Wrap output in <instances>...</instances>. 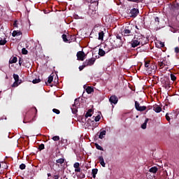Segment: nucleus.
Returning <instances> with one entry per match:
<instances>
[{
  "label": "nucleus",
  "mask_w": 179,
  "mask_h": 179,
  "mask_svg": "<svg viewBox=\"0 0 179 179\" xmlns=\"http://www.w3.org/2000/svg\"><path fill=\"white\" fill-rule=\"evenodd\" d=\"M135 29H137V30H139V28H138V26L134 25L132 24H128L123 31H122V36H124L125 37L129 36H134V31Z\"/></svg>",
  "instance_id": "obj_1"
},
{
  "label": "nucleus",
  "mask_w": 179,
  "mask_h": 179,
  "mask_svg": "<svg viewBox=\"0 0 179 179\" xmlns=\"http://www.w3.org/2000/svg\"><path fill=\"white\" fill-rule=\"evenodd\" d=\"M144 65L145 71H147L148 73H152V72H156V69H157V66L153 64H150V62L149 61H145Z\"/></svg>",
  "instance_id": "obj_2"
},
{
  "label": "nucleus",
  "mask_w": 179,
  "mask_h": 179,
  "mask_svg": "<svg viewBox=\"0 0 179 179\" xmlns=\"http://www.w3.org/2000/svg\"><path fill=\"white\" fill-rule=\"evenodd\" d=\"M136 37L137 38V40L138 43H140L141 45H145V44H148L149 41V40H148L145 36L141 34H138Z\"/></svg>",
  "instance_id": "obj_3"
},
{
  "label": "nucleus",
  "mask_w": 179,
  "mask_h": 179,
  "mask_svg": "<svg viewBox=\"0 0 179 179\" xmlns=\"http://www.w3.org/2000/svg\"><path fill=\"white\" fill-rule=\"evenodd\" d=\"M171 65V63L170 62V60L167 58H164L162 62H158V66L161 69H163L164 66H170Z\"/></svg>",
  "instance_id": "obj_4"
},
{
  "label": "nucleus",
  "mask_w": 179,
  "mask_h": 179,
  "mask_svg": "<svg viewBox=\"0 0 179 179\" xmlns=\"http://www.w3.org/2000/svg\"><path fill=\"white\" fill-rule=\"evenodd\" d=\"M13 78L15 82L12 85V87H17V86L22 83V80L19 79V75L15 73L13 75Z\"/></svg>",
  "instance_id": "obj_5"
},
{
  "label": "nucleus",
  "mask_w": 179,
  "mask_h": 179,
  "mask_svg": "<svg viewBox=\"0 0 179 179\" xmlns=\"http://www.w3.org/2000/svg\"><path fill=\"white\" fill-rule=\"evenodd\" d=\"M116 41H115L116 47H122V44H124L122 37L120 34H116Z\"/></svg>",
  "instance_id": "obj_6"
},
{
  "label": "nucleus",
  "mask_w": 179,
  "mask_h": 179,
  "mask_svg": "<svg viewBox=\"0 0 179 179\" xmlns=\"http://www.w3.org/2000/svg\"><path fill=\"white\" fill-rule=\"evenodd\" d=\"M78 61H85V57L86 54L83 51H78L76 55Z\"/></svg>",
  "instance_id": "obj_7"
},
{
  "label": "nucleus",
  "mask_w": 179,
  "mask_h": 179,
  "mask_svg": "<svg viewBox=\"0 0 179 179\" xmlns=\"http://www.w3.org/2000/svg\"><path fill=\"white\" fill-rule=\"evenodd\" d=\"M94 62H96V58L93 57L90 59H86L84 62V64H85V66H92L94 65Z\"/></svg>",
  "instance_id": "obj_8"
},
{
  "label": "nucleus",
  "mask_w": 179,
  "mask_h": 179,
  "mask_svg": "<svg viewBox=\"0 0 179 179\" xmlns=\"http://www.w3.org/2000/svg\"><path fill=\"white\" fill-rule=\"evenodd\" d=\"M135 108L137 110V111H145L146 110V108H148L145 106H141V104H139V102L135 101Z\"/></svg>",
  "instance_id": "obj_9"
},
{
  "label": "nucleus",
  "mask_w": 179,
  "mask_h": 179,
  "mask_svg": "<svg viewBox=\"0 0 179 179\" xmlns=\"http://www.w3.org/2000/svg\"><path fill=\"white\" fill-rule=\"evenodd\" d=\"M78 104H79V99H76L74 101V104L71 107L73 114H76V113H78V108H76V106H78Z\"/></svg>",
  "instance_id": "obj_10"
},
{
  "label": "nucleus",
  "mask_w": 179,
  "mask_h": 179,
  "mask_svg": "<svg viewBox=\"0 0 179 179\" xmlns=\"http://www.w3.org/2000/svg\"><path fill=\"white\" fill-rule=\"evenodd\" d=\"M139 14V9L138 8H132L130 10V17H136Z\"/></svg>",
  "instance_id": "obj_11"
},
{
  "label": "nucleus",
  "mask_w": 179,
  "mask_h": 179,
  "mask_svg": "<svg viewBox=\"0 0 179 179\" xmlns=\"http://www.w3.org/2000/svg\"><path fill=\"white\" fill-rule=\"evenodd\" d=\"M138 45H141V44L139 41H138V38L135 36L134 38L131 41V47L135 48L136 47H138Z\"/></svg>",
  "instance_id": "obj_12"
},
{
  "label": "nucleus",
  "mask_w": 179,
  "mask_h": 179,
  "mask_svg": "<svg viewBox=\"0 0 179 179\" xmlns=\"http://www.w3.org/2000/svg\"><path fill=\"white\" fill-rule=\"evenodd\" d=\"M109 101L111 104H117V103H118V97L115 95H113L110 97Z\"/></svg>",
  "instance_id": "obj_13"
},
{
  "label": "nucleus",
  "mask_w": 179,
  "mask_h": 179,
  "mask_svg": "<svg viewBox=\"0 0 179 179\" xmlns=\"http://www.w3.org/2000/svg\"><path fill=\"white\" fill-rule=\"evenodd\" d=\"M61 156V158H59L56 160V166H59V164H64V163H65V157H64V155Z\"/></svg>",
  "instance_id": "obj_14"
},
{
  "label": "nucleus",
  "mask_w": 179,
  "mask_h": 179,
  "mask_svg": "<svg viewBox=\"0 0 179 179\" xmlns=\"http://www.w3.org/2000/svg\"><path fill=\"white\" fill-rule=\"evenodd\" d=\"M110 50H103L101 48L99 49V55H100V57H104V55H106V52H109Z\"/></svg>",
  "instance_id": "obj_15"
},
{
  "label": "nucleus",
  "mask_w": 179,
  "mask_h": 179,
  "mask_svg": "<svg viewBox=\"0 0 179 179\" xmlns=\"http://www.w3.org/2000/svg\"><path fill=\"white\" fill-rule=\"evenodd\" d=\"M153 110L155 111V113H161L162 112V107H160L157 104H155L152 106Z\"/></svg>",
  "instance_id": "obj_16"
},
{
  "label": "nucleus",
  "mask_w": 179,
  "mask_h": 179,
  "mask_svg": "<svg viewBox=\"0 0 179 179\" xmlns=\"http://www.w3.org/2000/svg\"><path fill=\"white\" fill-rule=\"evenodd\" d=\"M17 62V57H12L9 60V64H16Z\"/></svg>",
  "instance_id": "obj_17"
},
{
  "label": "nucleus",
  "mask_w": 179,
  "mask_h": 179,
  "mask_svg": "<svg viewBox=\"0 0 179 179\" xmlns=\"http://www.w3.org/2000/svg\"><path fill=\"white\" fill-rule=\"evenodd\" d=\"M22 31H13L12 33L13 37H16V36H22Z\"/></svg>",
  "instance_id": "obj_18"
},
{
  "label": "nucleus",
  "mask_w": 179,
  "mask_h": 179,
  "mask_svg": "<svg viewBox=\"0 0 179 179\" xmlns=\"http://www.w3.org/2000/svg\"><path fill=\"white\" fill-rule=\"evenodd\" d=\"M86 92L88 94H91V93H93V92H94V90L93 89V87L88 86L86 88Z\"/></svg>",
  "instance_id": "obj_19"
},
{
  "label": "nucleus",
  "mask_w": 179,
  "mask_h": 179,
  "mask_svg": "<svg viewBox=\"0 0 179 179\" xmlns=\"http://www.w3.org/2000/svg\"><path fill=\"white\" fill-rule=\"evenodd\" d=\"M92 113H93V110L89 109L85 115V118H89V117H92Z\"/></svg>",
  "instance_id": "obj_20"
},
{
  "label": "nucleus",
  "mask_w": 179,
  "mask_h": 179,
  "mask_svg": "<svg viewBox=\"0 0 179 179\" xmlns=\"http://www.w3.org/2000/svg\"><path fill=\"white\" fill-rule=\"evenodd\" d=\"M106 134H107V131H106V130H103L102 131H101L99 134V139H103V138H104V136H106Z\"/></svg>",
  "instance_id": "obj_21"
},
{
  "label": "nucleus",
  "mask_w": 179,
  "mask_h": 179,
  "mask_svg": "<svg viewBox=\"0 0 179 179\" xmlns=\"http://www.w3.org/2000/svg\"><path fill=\"white\" fill-rule=\"evenodd\" d=\"M88 13L91 17H94V15H96V10H94L92 9H90L88 11Z\"/></svg>",
  "instance_id": "obj_22"
},
{
  "label": "nucleus",
  "mask_w": 179,
  "mask_h": 179,
  "mask_svg": "<svg viewBox=\"0 0 179 179\" xmlns=\"http://www.w3.org/2000/svg\"><path fill=\"white\" fill-rule=\"evenodd\" d=\"M157 170H159V169H157L156 166L152 167L149 169L150 173H153L154 174H155V173H157Z\"/></svg>",
  "instance_id": "obj_23"
},
{
  "label": "nucleus",
  "mask_w": 179,
  "mask_h": 179,
  "mask_svg": "<svg viewBox=\"0 0 179 179\" xmlns=\"http://www.w3.org/2000/svg\"><path fill=\"white\" fill-rule=\"evenodd\" d=\"M149 122V119H145L144 123L141 125L142 129H146V125H148V122Z\"/></svg>",
  "instance_id": "obj_24"
},
{
  "label": "nucleus",
  "mask_w": 179,
  "mask_h": 179,
  "mask_svg": "<svg viewBox=\"0 0 179 179\" xmlns=\"http://www.w3.org/2000/svg\"><path fill=\"white\" fill-rule=\"evenodd\" d=\"M98 171H99V169H92V174L93 178H96V174H97Z\"/></svg>",
  "instance_id": "obj_25"
},
{
  "label": "nucleus",
  "mask_w": 179,
  "mask_h": 179,
  "mask_svg": "<svg viewBox=\"0 0 179 179\" xmlns=\"http://www.w3.org/2000/svg\"><path fill=\"white\" fill-rule=\"evenodd\" d=\"M59 143L62 145H68V140L65 138H62L61 141H59Z\"/></svg>",
  "instance_id": "obj_26"
},
{
  "label": "nucleus",
  "mask_w": 179,
  "mask_h": 179,
  "mask_svg": "<svg viewBox=\"0 0 179 179\" xmlns=\"http://www.w3.org/2000/svg\"><path fill=\"white\" fill-rule=\"evenodd\" d=\"M103 38H104V32L102 31L99 33V40H103Z\"/></svg>",
  "instance_id": "obj_27"
},
{
  "label": "nucleus",
  "mask_w": 179,
  "mask_h": 179,
  "mask_svg": "<svg viewBox=\"0 0 179 179\" xmlns=\"http://www.w3.org/2000/svg\"><path fill=\"white\" fill-rule=\"evenodd\" d=\"M63 41H64V43H69V40H68L67 36L66 34H63L62 36Z\"/></svg>",
  "instance_id": "obj_28"
},
{
  "label": "nucleus",
  "mask_w": 179,
  "mask_h": 179,
  "mask_svg": "<svg viewBox=\"0 0 179 179\" xmlns=\"http://www.w3.org/2000/svg\"><path fill=\"white\" fill-rule=\"evenodd\" d=\"M40 82H41V80L40 78H35L32 80V83H34V85H36V83H40Z\"/></svg>",
  "instance_id": "obj_29"
},
{
  "label": "nucleus",
  "mask_w": 179,
  "mask_h": 179,
  "mask_svg": "<svg viewBox=\"0 0 179 179\" xmlns=\"http://www.w3.org/2000/svg\"><path fill=\"white\" fill-rule=\"evenodd\" d=\"M165 87L166 89H170V87H171V84L169 83V80H167L166 82L165 83Z\"/></svg>",
  "instance_id": "obj_30"
},
{
  "label": "nucleus",
  "mask_w": 179,
  "mask_h": 179,
  "mask_svg": "<svg viewBox=\"0 0 179 179\" xmlns=\"http://www.w3.org/2000/svg\"><path fill=\"white\" fill-rule=\"evenodd\" d=\"M95 147L98 150H104V148L103 147H101L100 145L95 143Z\"/></svg>",
  "instance_id": "obj_31"
},
{
  "label": "nucleus",
  "mask_w": 179,
  "mask_h": 179,
  "mask_svg": "<svg viewBox=\"0 0 179 179\" xmlns=\"http://www.w3.org/2000/svg\"><path fill=\"white\" fill-rule=\"evenodd\" d=\"M28 53H29V51H27L26 48H23L22 49V54H23V55H27Z\"/></svg>",
  "instance_id": "obj_32"
},
{
  "label": "nucleus",
  "mask_w": 179,
  "mask_h": 179,
  "mask_svg": "<svg viewBox=\"0 0 179 179\" xmlns=\"http://www.w3.org/2000/svg\"><path fill=\"white\" fill-rule=\"evenodd\" d=\"M129 2H134L136 3H139V2H143V0H127Z\"/></svg>",
  "instance_id": "obj_33"
},
{
  "label": "nucleus",
  "mask_w": 179,
  "mask_h": 179,
  "mask_svg": "<svg viewBox=\"0 0 179 179\" xmlns=\"http://www.w3.org/2000/svg\"><path fill=\"white\" fill-rule=\"evenodd\" d=\"M171 79L173 80V82H176L177 80V77L173 73L171 74Z\"/></svg>",
  "instance_id": "obj_34"
},
{
  "label": "nucleus",
  "mask_w": 179,
  "mask_h": 179,
  "mask_svg": "<svg viewBox=\"0 0 179 179\" xmlns=\"http://www.w3.org/2000/svg\"><path fill=\"white\" fill-rule=\"evenodd\" d=\"M52 141L55 142H57V141H59V136H55L52 138Z\"/></svg>",
  "instance_id": "obj_35"
},
{
  "label": "nucleus",
  "mask_w": 179,
  "mask_h": 179,
  "mask_svg": "<svg viewBox=\"0 0 179 179\" xmlns=\"http://www.w3.org/2000/svg\"><path fill=\"white\" fill-rule=\"evenodd\" d=\"M38 149V150H44V149H45L44 144L43 143L40 144Z\"/></svg>",
  "instance_id": "obj_36"
},
{
  "label": "nucleus",
  "mask_w": 179,
  "mask_h": 179,
  "mask_svg": "<svg viewBox=\"0 0 179 179\" xmlns=\"http://www.w3.org/2000/svg\"><path fill=\"white\" fill-rule=\"evenodd\" d=\"M54 77H52V76H49L48 79V83H52Z\"/></svg>",
  "instance_id": "obj_37"
},
{
  "label": "nucleus",
  "mask_w": 179,
  "mask_h": 179,
  "mask_svg": "<svg viewBox=\"0 0 179 179\" xmlns=\"http://www.w3.org/2000/svg\"><path fill=\"white\" fill-rule=\"evenodd\" d=\"M87 66H85V63L83 64L82 66H80L78 69L79 71H83V69H85V68H86Z\"/></svg>",
  "instance_id": "obj_38"
},
{
  "label": "nucleus",
  "mask_w": 179,
  "mask_h": 179,
  "mask_svg": "<svg viewBox=\"0 0 179 179\" xmlns=\"http://www.w3.org/2000/svg\"><path fill=\"white\" fill-rule=\"evenodd\" d=\"M6 44V40L3 39V40H1L0 41V45H5Z\"/></svg>",
  "instance_id": "obj_39"
},
{
  "label": "nucleus",
  "mask_w": 179,
  "mask_h": 179,
  "mask_svg": "<svg viewBox=\"0 0 179 179\" xmlns=\"http://www.w3.org/2000/svg\"><path fill=\"white\" fill-rule=\"evenodd\" d=\"M100 118H101V117H100V115H98L97 116H96V117H94V121H95L96 122H98V121H100Z\"/></svg>",
  "instance_id": "obj_40"
},
{
  "label": "nucleus",
  "mask_w": 179,
  "mask_h": 179,
  "mask_svg": "<svg viewBox=\"0 0 179 179\" xmlns=\"http://www.w3.org/2000/svg\"><path fill=\"white\" fill-rule=\"evenodd\" d=\"M53 113H55V114H60L61 111H59V110L57 109V108H53L52 109Z\"/></svg>",
  "instance_id": "obj_41"
},
{
  "label": "nucleus",
  "mask_w": 179,
  "mask_h": 179,
  "mask_svg": "<svg viewBox=\"0 0 179 179\" xmlns=\"http://www.w3.org/2000/svg\"><path fill=\"white\" fill-rule=\"evenodd\" d=\"M80 164H79V162H76V163L73 164L74 169H78V167H80Z\"/></svg>",
  "instance_id": "obj_42"
},
{
  "label": "nucleus",
  "mask_w": 179,
  "mask_h": 179,
  "mask_svg": "<svg viewBox=\"0 0 179 179\" xmlns=\"http://www.w3.org/2000/svg\"><path fill=\"white\" fill-rule=\"evenodd\" d=\"M20 170H24V169H26V165L24 164H21L20 165Z\"/></svg>",
  "instance_id": "obj_43"
},
{
  "label": "nucleus",
  "mask_w": 179,
  "mask_h": 179,
  "mask_svg": "<svg viewBox=\"0 0 179 179\" xmlns=\"http://www.w3.org/2000/svg\"><path fill=\"white\" fill-rule=\"evenodd\" d=\"M155 22H156V23H157V24H159V23H160V19L159 18V17H156L155 18Z\"/></svg>",
  "instance_id": "obj_44"
},
{
  "label": "nucleus",
  "mask_w": 179,
  "mask_h": 179,
  "mask_svg": "<svg viewBox=\"0 0 179 179\" xmlns=\"http://www.w3.org/2000/svg\"><path fill=\"white\" fill-rule=\"evenodd\" d=\"M22 64H23V59H22V57H20V59H19V65H20V66H22Z\"/></svg>",
  "instance_id": "obj_45"
},
{
  "label": "nucleus",
  "mask_w": 179,
  "mask_h": 179,
  "mask_svg": "<svg viewBox=\"0 0 179 179\" xmlns=\"http://www.w3.org/2000/svg\"><path fill=\"white\" fill-rule=\"evenodd\" d=\"M80 178H85V177H86V176L85 175V173H80L79 175Z\"/></svg>",
  "instance_id": "obj_46"
},
{
  "label": "nucleus",
  "mask_w": 179,
  "mask_h": 179,
  "mask_svg": "<svg viewBox=\"0 0 179 179\" xmlns=\"http://www.w3.org/2000/svg\"><path fill=\"white\" fill-rule=\"evenodd\" d=\"M166 121H168L169 122H170V116H169V113L166 114Z\"/></svg>",
  "instance_id": "obj_47"
},
{
  "label": "nucleus",
  "mask_w": 179,
  "mask_h": 179,
  "mask_svg": "<svg viewBox=\"0 0 179 179\" xmlns=\"http://www.w3.org/2000/svg\"><path fill=\"white\" fill-rule=\"evenodd\" d=\"M99 163H101V162H104V158L103 157V156H99Z\"/></svg>",
  "instance_id": "obj_48"
},
{
  "label": "nucleus",
  "mask_w": 179,
  "mask_h": 179,
  "mask_svg": "<svg viewBox=\"0 0 179 179\" xmlns=\"http://www.w3.org/2000/svg\"><path fill=\"white\" fill-rule=\"evenodd\" d=\"M75 172L76 173H80V167L78 166V168H75Z\"/></svg>",
  "instance_id": "obj_49"
},
{
  "label": "nucleus",
  "mask_w": 179,
  "mask_h": 179,
  "mask_svg": "<svg viewBox=\"0 0 179 179\" xmlns=\"http://www.w3.org/2000/svg\"><path fill=\"white\" fill-rule=\"evenodd\" d=\"M31 111H33L34 113H36V114H37V108H36V107L32 108Z\"/></svg>",
  "instance_id": "obj_50"
},
{
  "label": "nucleus",
  "mask_w": 179,
  "mask_h": 179,
  "mask_svg": "<svg viewBox=\"0 0 179 179\" xmlns=\"http://www.w3.org/2000/svg\"><path fill=\"white\" fill-rule=\"evenodd\" d=\"M100 164L102 166V167H106V162H104V161L101 162Z\"/></svg>",
  "instance_id": "obj_51"
},
{
  "label": "nucleus",
  "mask_w": 179,
  "mask_h": 179,
  "mask_svg": "<svg viewBox=\"0 0 179 179\" xmlns=\"http://www.w3.org/2000/svg\"><path fill=\"white\" fill-rule=\"evenodd\" d=\"M13 26H14V27H17V20L14 21Z\"/></svg>",
  "instance_id": "obj_52"
},
{
  "label": "nucleus",
  "mask_w": 179,
  "mask_h": 179,
  "mask_svg": "<svg viewBox=\"0 0 179 179\" xmlns=\"http://www.w3.org/2000/svg\"><path fill=\"white\" fill-rule=\"evenodd\" d=\"M175 52H176V54H178V52H179V48H178V47H176V48H175Z\"/></svg>",
  "instance_id": "obj_53"
},
{
  "label": "nucleus",
  "mask_w": 179,
  "mask_h": 179,
  "mask_svg": "<svg viewBox=\"0 0 179 179\" xmlns=\"http://www.w3.org/2000/svg\"><path fill=\"white\" fill-rule=\"evenodd\" d=\"M54 178H55V179H59V174L55 175V176H54Z\"/></svg>",
  "instance_id": "obj_54"
},
{
  "label": "nucleus",
  "mask_w": 179,
  "mask_h": 179,
  "mask_svg": "<svg viewBox=\"0 0 179 179\" xmlns=\"http://www.w3.org/2000/svg\"><path fill=\"white\" fill-rule=\"evenodd\" d=\"M160 45H161L162 48L164 47V43L161 42L160 43Z\"/></svg>",
  "instance_id": "obj_55"
},
{
  "label": "nucleus",
  "mask_w": 179,
  "mask_h": 179,
  "mask_svg": "<svg viewBox=\"0 0 179 179\" xmlns=\"http://www.w3.org/2000/svg\"><path fill=\"white\" fill-rule=\"evenodd\" d=\"M152 108H153V106H149L148 109V111H149V110H152Z\"/></svg>",
  "instance_id": "obj_56"
},
{
  "label": "nucleus",
  "mask_w": 179,
  "mask_h": 179,
  "mask_svg": "<svg viewBox=\"0 0 179 179\" xmlns=\"http://www.w3.org/2000/svg\"><path fill=\"white\" fill-rule=\"evenodd\" d=\"M48 177H51V173H48Z\"/></svg>",
  "instance_id": "obj_57"
},
{
  "label": "nucleus",
  "mask_w": 179,
  "mask_h": 179,
  "mask_svg": "<svg viewBox=\"0 0 179 179\" xmlns=\"http://www.w3.org/2000/svg\"><path fill=\"white\" fill-rule=\"evenodd\" d=\"M23 122H24V124H26V122L24 120L23 121Z\"/></svg>",
  "instance_id": "obj_58"
},
{
  "label": "nucleus",
  "mask_w": 179,
  "mask_h": 179,
  "mask_svg": "<svg viewBox=\"0 0 179 179\" xmlns=\"http://www.w3.org/2000/svg\"><path fill=\"white\" fill-rule=\"evenodd\" d=\"M31 179H34V178H31Z\"/></svg>",
  "instance_id": "obj_59"
},
{
  "label": "nucleus",
  "mask_w": 179,
  "mask_h": 179,
  "mask_svg": "<svg viewBox=\"0 0 179 179\" xmlns=\"http://www.w3.org/2000/svg\"><path fill=\"white\" fill-rule=\"evenodd\" d=\"M0 169H1V164H0Z\"/></svg>",
  "instance_id": "obj_60"
}]
</instances>
